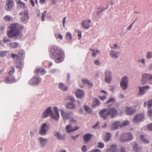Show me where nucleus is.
I'll return each mask as SVG.
<instances>
[{
  "label": "nucleus",
  "mask_w": 152,
  "mask_h": 152,
  "mask_svg": "<svg viewBox=\"0 0 152 152\" xmlns=\"http://www.w3.org/2000/svg\"><path fill=\"white\" fill-rule=\"evenodd\" d=\"M49 54L50 57L54 59L56 63L62 62L65 58L64 52L56 46H53L50 48Z\"/></svg>",
  "instance_id": "f257e3e1"
},
{
  "label": "nucleus",
  "mask_w": 152,
  "mask_h": 152,
  "mask_svg": "<svg viewBox=\"0 0 152 152\" xmlns=\"http://www.w3.org/2000/svg\"><path fill=\"white\" fill-rule=\"evenodd\" d=\"M23 28L22 26L17 23L11 24L9 27L10 30L7 32L8 36L10 38L16 37H20L21 31Z\"/></svg>",
  "instance_id": "f03ea898"
},
{
  "label": "nucleus",
  "mask_w": 152,
  "mask_h": 152,
  "mask_svg": "<svg viewBox=\"0 0 152 152\" xmlns=\"http://www.w3.org/2000/svg\"><path fill=\"white\" fill-rule=\"evenodd\" d=\"M53 110L55 113L56 115L54 114L52 110V108L49 107L47 108L44 112L42 114V116L43 118H46L48 116H50L51 118L57 121L59 118V115L58 108L56 107H53Z\"/></svg>",
  "instance_id": "7ed1b4c3"
},
{
  "label": "nucleus",
  "mask_w": 152,
  "mask_h": 152,
  "mask_svg": "<svg viewBox=\"0 0 152 152\" xmlns=\"http://www.w3.org/2000/svg\"><path fill=\"white\" fill-rule=\"evenodd\" d=\"M60 112L63 119L64 121L67 120H70L71 123H74L75 124H76V120H73L72 118L73 116L72 112H65L62 110H60Z\"/></svg>",
  "instance_id": "20e7f679"
},
{
  "label": "nucleus",
  "mask_w": 152,
  "mask_h": 152,
  "mask_svg": "<svg viewBox=\"0 0 152 152\" xmlns=\"http://www.w3.org/2000/svg\"><path fill=\"white\" fill-rule=\"evenodd\" d=\"M129 121H125L122 124H120L119 121H115L111 125V129L112 130H116L119 127H120L128 125Z\"/></svg>",
  "instance_id": "39448f33"
},
{
  "label": "nucleus",
  "mask_w": 152,
  "mask_h": 152,
  "mask_svg": "<svg viewBox=\"0 0 152 152\" xmlns=\"http://www.w3.org/2000/svg\"><path fill=\"white\" fill-rule=\"evenodd\" d=\"M133 138V136L131 133H126L124 135H121L120 141L121 142H125L131 140Z\"/></svg>",
  "instance_id": "423d86ee"
},
{
  "label": "nucleus",
  "mask_w": 152,
  "mask_h": 152,
  "mask_svg": "<svg viewBox=\"0 0 152 152\" xmlns=\"http://www.w3.org/2000/svg\"><path fill=\"white\" fill-rule=\"evenodd\" d=\"M152 80V74H143L141 80L142 83L145 84L148 81Z\"/></svg>",
  "instance_id": "0eeeda50"
},
{
  "label": "nucleus",
  "mask_w": 152,
  "mask_h": 152,
  "mask_svg": "<svg viewBox=\"0 0 152 152\" xmlns=\"http://www.w3.org/2000/svg\"><path fill=\"white\" fill-rule=\"evenodd\" d=\"M108 110L109 115L112 118L116 117L118 114V110L115 107H112L108 109Z\"/></svg>",
  "instance_id": "6e6552de"
},
{
  "label": "nucleus",
  "mask_w": 152,
  "mask_h": 152,
  "mask_svg": "<svg viewBox=\"0 0 152 152\" xmlns=\"http://www.w3.org/2000/svg\"><path fill=\"white\" fill-rule=\"evenodd\" d=\"M14 5L13 0H7L6 1L5 8L7 11H10L12 9Z\"/></svg>",
  "instance_id": "1a4fd4ad"
},
{
  "label": "nucleus",
  "mask_w": 152,
  "mask_h": 152,
  "mask_svg": "<svg viewBox=\"0 0 152 152\" xmlns=\"http://www.w3.org/2000/svg\"><path fill=\"white\" fill-rule=\"evenodd\" d=\"M20 15H23V16L21 18V20L23 22L25 20H28L29 18L28 12L27 10H25L23 12H21L19 13Z\"/></svg>",
  "instance_id": "9d476101"
},
{
  "label": "nucleus",
  "mask_w": 152,
  "mask_h": 152,
  "mask_svg": "<svg viewBox=\"0 0 152 152\" xmlns=\"http://www.w3.org/2000/svg\"><path fill=\"white\" fill-rule=\"evenodd\" d=\"M128 82V78L127 77H124L122 79L120 83V86L123 90H125L127 87Z\"/></svg>",
  "instance_id": "9b49d317"
},
{
  "label": "nucleus",
  "mask_w": 152,
  "mask_h": 152,
  "mask_svg": "<svg viewBox=\"0 0 152 152\" xmlns=\"http://www.w3.org/2000/svg\"><path fill=\"white\" fill-rule=\"evenodd\" d=\"M144 119V114L143 113L139 114L135 116L133 119L134 123L139 122L142 121Z\"/></svg>",
  "instance_id": "f8f14e48"
},
{
  "label": "nucleus",
  "mask_w": 152,
  "mask_h": 152,
  "mask_svg": "<svg viewBox=\"0 0 152 152\" xmlns=\"http://www.w3.org/2000/svg\"><path fill=\"white\" fill-rule=\"evenodd\" d=\"M100 117L103 118L104 120L106 119L109 114L108 113V110L107 109H103L99 112Z\"/></svg>",
  "instance_id": "ddd939ff"
},
{
  "label": "nucleus",
  "mask_w": 152,
  "mask_h": 152,
  "mask_svg": "<svg viewBox=\"0 0 152 152\" xmlns=\"http://www.w3.org/2000/svg\"><path fill=\"white\" fill-rule=\"evenodd\" d=\"M41 80L38 75L34 76L31 79L29 82L30 85H34L38 84L40 83Z\"/></svg>",
  "instance_id": "4468645a"
},
{
  "label": "nucleus",
  "mask_w": 152,
  "mask_h": 152,
  "mask_svg": "<svg viewBox=\"0 0 152 152\" xmlns=\"http://www.w3.org/2000/svg\"><path fill=\"white\" fill-rule=\"evenodd\" d=\"M105 73H106V76L104 79L105 81L107 83H110L112 79V77L111 75V72L110 71L106 70Z\"/></svg>",
  "instance_id": "2eb2a0df"
},
{
  "label": "nucleus",
  "mask_w": 152,
  "mask_h": 152,
  "mask_svg": "<svg viewBox=\"0 0 152 152\" xmlns=\"http://www.w3.org/2000/svg\"><path fill=\"white\" fill-rule=\"evenodd\" d=\"M74 123H71L70 124L67 125L66 126V130L67 132H70L78 130L79 127L76 126L74 128H73L72 126V124Z\"/></svg>",
  "instance_id": "dca6fc26"
},
{
  "label": "nucleus",
  "mask_w": 152,
  "mask_h": 152,
  "mask_svg": "<svg viewBox=\"0 0 152 152\" xmlns=\"http://www.w3.org/2000/svg\"><path fill=\"white\" fill-rule=\"evenodd\" d=\"M4 81L7 83H11L15 82V78L12 76H9L6 77Z\"/></svg>",
  "instance_id": "f3484780"
},
{
  "label": "nucleus",
  "mask_w": 152,
  "mask_h": 152,
  "mask_svg": "<svg viewBox=\"0 0 152 152\" xmlns=\"http://www.w3.org/2000/svg\"><path fill=\"white\" fill-rule=\"evenodd\" d=\"M91 21L90 20H83L82 23V26L86 29H87L90 27L89 23Z\"/></svg>",
  "instance_id": "a211bd4d"
},
{
  "label": "nucleus",
  "mask_w": 152,
  "mask_h": 152,
  "mask_svg": "<svg viewBox=\"0 0 152 152\" xmlns=\"http://www.w3.org/2000/svg\"><path fill=\"white\" fill-rule=\"evenodd\" d=\"M18 56H19V60H23L25 57V52L22 49H20L18 52Z\"/></svg>",
  "instance_id": "6ab92c4d"
},
{
  "label": "nucleus",
  "mask_w": 152,
  "mask_h": 152,
  "mask_svg": "<svg viewBox=\"0 0 152 152\" xmlns=\"http://www.w3.org/2000/svg\"><path fill=\"white\" fill-rule=\"evenodd\" d=\"M46 128L48 129V127L46 124H43L42 126L39 134L41 135H44L46 133Z\"/></svg>",
  "instance_id": "aec40b11"
},
{
  "label": "nucleus",
  "mask_w": 152,
  "mask_h": 152,
  "mask_svg": "<svg viewBox=\"0 0 152 152\" xmlns=\"http://www.w3.org/2000/svg\"><path fill=\"white\" fill-rule=\"evenodd\" d=\"M20 60H18V61H14V64L16 67L20 69H22L23 67V63L20 61Z\"/></svg>",
  "instance_id": "412c9836"
},
{
  "label": "nucleus",
  "mask_w": 152,
  "mask_h": 152,
  "mask_svg": "<svg viewBox=\"0 0 152 152\" xmlns=\"http://www.w3.org/2000/svg\"><path fill=\"white\" fill-rule=\"evenodd\" d=\"M139 91L138 94L139 95H142L144 94L145 93V89H148L149 88V86L148 85L143 86L142 87H139Z\"/></svg>",
  "instance_id": "4be33fe9"
},
{
  "label": "nucleus",
  "mask_w": 152,
  "mask_h": 152,
  "mask_svg": "<svg viewBox=\"0 0 152 152\" xmlns=\"http://www.w3.org/2000/svg\"><path fill=\"white\" fill-rule=\"evenodd\" d=\"M75 94L77 97L82 98L84 96V92L83 91L78 89L76 91Z\"/></svg>",
  "instance_id": "5701e85b"
},
{
  "label": "nucleus",
  "mask_w": 152,
  "mask_h": 152,
  "mask_svg": "<svg viewBox=\"0 0 152 152\" xmlns=\"http://www.w3.org/2000/svg\"><path fill=\"white\" fill-rule=\"evenodd\" d=\"M16 3L21 9H24L26 7V5L20 0H16Z\"/></svg>",
  "instance_id": "b1692460"
},
{
  "label": "nucleus",
  "mask_w": 152,
  "mask_h": 152,
  "mask_svg": "<svg viewBox=\"0 0 152 152\" xmlns=\"http://www.w3.org/2000/svg\"><path fill=\"white\" fill-rule=\"evenodd\" d=\"M92 137V134L90 133H88L85 134L83 137V140L85 142H88Z\"/></svg>",
  "instance_id": "393cba45"
},
{
  "label": "nucleus",
  "mask_w": 152,
  "mask_h": 152,
  "mask_svg": "<svg viewBox=\"0 0 152 152\" xmlns=\"http://www.w3.org/2000/svg\"><path fill=\"white\" fill-rule=\"evenodd\" d=\"M125 110L126 114L128 115L132 114L135 111V110H133L131 108L127 107H126Z\"/></svg>",
  "instance_id": "a878e982"
},
{
  "label": "nucleus",
  "mask_w": 152,
  "mask_h": 152,
  "mask_svg": "<svg viewBox=\"0 0 152 152\" xmlns=\"http://www.w3.org/2000/svg\"><path fill=\"white\" fill-rule=\"evenodd\" d=\"M7 45L8 47L15 48L18 46L19 44L17 42H11L7 43Z\"/></svg>",
  "instance_id": "bb28decb"
},
{
  "label": "nucleus",
  "mask_w": 152,
  "mask_h": 152,
  "mask_svg": "<svg viewBox=\"0 0 152 152\" xmlns=\"http://www.w3.org/2000/svg\"><path fill=\"white\" fill-rule=\"evenodd\" d=\"M117 146L115 145H112L110 148L106 152H118L117 149Z\"/></svg>",
  "instance_id": "cd10ccee"
},
{
  "label": "nucleus",
  "mask_w": 152,
  "mask_h": 152,
  "mask_svg": "<svg viewBox=\"0 0 152 152\" xmlns=\"http://www.w3.org/2000/svg\"><path fill=\"white\" fill-rule=\"evenodd\" d=\"M58 87L62 91H65L67 90L68 87L64 84L60 83L58 84Z\"/></svg>",
  "instance_id": "c85d7f7f"
},
{
  "label": "nucleus",
  "mask_w": 152,
  "mask_h": 152,
  "mask_svg": "<svg viewBox=\"0 0 152 152\" xmlns=\"http://www.w3.org/2000/svg\"><path fill=\"white\" fill-rule=\"evenodd\" d=\"M100 104V102L99 100L97 98H95L94 99V101L93 102V104L92 105V107L93 108L95 107L96 106Z\"/></svg>",
  "instance_id": "c756f323"
},
{
  "label": "nucleus",
  "mask_w": 152,
  "mask_h": 152,
  "mask_svg": "<svg viewBox=\"0 0 152 152\" xmlns=\"http://www.w3.org/2000/svg\"><path fill=\"white\" fill-rule=\"evenodd\" d=\"M111 136V135L110 133H107L104 137V141L105 142H107L110 139Z\"/></svg>",
  "instance_id": "7c9ffc66"
},
{
  "label": "nucleus",
  "mask_w": 152,
  "mask_h": 152,
  "mask_svg": "<svg viewBox=\"0 0 152 152\" xmlns=\"http://www.w3.org/2000/svg\"><path fill=\"white\" fill-rule=\"evenodd\" d=\"M110 56L112 58H117L118 57V52H114L113 50H111L110 53Z\"/></svg>",
  "instance_id": "2f4dec72"
},
{
  "label": "nucleus",
  "mask_w": 152,
  "mask_h": 152,
  "mask_svg": "<svg viewBox=\"0 0 152 152\" xmlns=\"http://www.w3.org/2000/svg\"><path fill=\"white\" fill-rule=\"evenodd\" d=\"M66 107L68 109H73L75 108V106L73 103L70 102L67 104Z\"/></svg>",
  "instance_id": "473e14b6"
},
{
  "label": "nucleus",
  "mask_w": 152,
  "mask_h": 152,
  "mask_svg": "<svg viewBox=\"0 0 152 152\" xmlns=\"http://www.w3.org/2000/svg\"><path fill=\"white\" fill-rule=\"evenodd\" d=\"M82 82L84 84H86L88 85L90 87L93 86V84L90 82L89 81L85 78H83L81 80Z\"/></svg>",
  "instance_id": "72a5a7b5"
},
{
  "label": "nucleus",
  "mask_w": 152,
  "mask_h": 152,
  "mask_svg": "<svg viewBox=\"0 0 152 152\" xmlns=\"http://www.w3.org/2000/svg\"><path fill=\"white\" fill-rule=\"evenodd\" d=\"M39 140L42 146H44L45 145L46 142L47 141V140L46 139H45L41 137H39Z\"/></svg>",
  "instance_id": "f704fd0d"
},
{
  "label": "nucleus",
  "mask_w": 152,
  "mask_h": 152,
  "mask_svg": "<svg viewBox=\"0 0 152 152\" xmlns=\"http://www.w3.org/2000/svg\"><path fill=\"white\" fill-rule=\"evenodd\" d=\"M90 50L92 52V56L94 57H96L97 54H99V50L96 51L94 49H90Z\"/></svg>",
  "instance_id": "c9c22d12"
},
{
  "label": "nucleus",
  "mask_w": 152,
  "mask_h": 152,
  "mask_svg": "<svg viewBox=\"0 0 152 152\" xmlns=\"http://www.w3.org/2000/svg\"><path fill=\"white\" fill-rule=\"evenodd\" d=\"M55 136L58 139L64 140L65 138V136L64 135H61L59 133L57 132Z\"/></svg>",
  "instance_id": "e433bc0d"
},
{
  "label": "nucleus",
  "mask_w": 152,
  "mask_h": 152,
  "mask_svg": "<svg viewBox=\"0 0 152 152\" xmlns=\"http://www.w3.org/2000/svg\"><path fill=\"white\" fill-rule=\"evenodd\" d=\"M138 145L136 143H135L133 146L134 150L136 152H139L140 149V148L138 147Z\"/></svg>",
  "instance_id": "4c0bfd02"
},
{
  "label": "nucleus",
  "mask_w": 152,
  "mask_h": 152,
  "mask_svg": "<svg viewBox=\"0 0 152 152\" xmlns=\"http://www.w3.org/2000/svg\"><path fill=\"white\" fill-rule=\"evenodd\" d=\"M4 19L5 20H8L9 21H12L13 20V18L9 15H6L4 18Z\"/></svg>",
  "instance_id": "58836bf2"
},
{
  "label": "nucleus",
  "mask_w": 152,
  "mask_h": 152,
  "mask_svg": "<svg viewBox=\"0 0 152 152\" xmlns=\"http://www.w3.org/2000/svg\"><path fill=\"white\" fill-rule=\"evenodd\" d=\"M140 138L141 140L145 143H149V141L148 140H146L145 137V136L143 135H141L140 136Z\"/></svg>",
  "instance_id": "ea45409f"
},
{
  "label": "nucleus",
  "mask_w": 152,
  "mask_h": 152,
  "mask_svg": "<svg viewBox=\"0 0 152 152\" xmlns=\"http://www.w3.org/2000/svg\"><path fill=\"white\" fill-rule=\"evenodd\" d=\"M66 37L67 38L69 39L70 40L72 39V38L71 34L69 32L66 33Z\"/></svg>",
  "instance_id": "a19ab883"
},
{
  "label": "nucleus",
  "mask_w": 152,
  "mask_h": 152,
  "mask_svg": "<svg viewBox=\"0 0 152 152\" xmlns=\"http://www.w3.org/2000/svg\"><path fill=\"white\" fill-rule=\"evenodd\" d=\"M84 110L85 111L89 113H91L92 112V110L91 108H90L87 106H85Z\"/></svg>",
  "instance_id": "79ce46f5"
},
{
  "label": "nucleus",
  "mask_w": 152,
  "mask_h": 152,
  "mask_svg": "<svg viewBox=\"0 0 152 152\" xmlns=\"http://www.w3.org/2000/svg\"><path fill=\"white\" fill-rule=\"evenodd\" d=\"M47 11H45L42 14L41 20L42 21H45V19L46 17V14Z\"/></svg>",
  "instance_id": "37998d69"
},
{
  "label": "nucleus",
  "mask_w": 152,
  "mask_h": 152,
  "mask_svg": "<svg viewBox=\"0 0 152 152\" xmlns=\"http://www.w3.org/2000/svg\"><path fill=\"white\" fill-rule=\"evenodd\" d=\"M11 57L13 58H16L17 60L16 61H18L19 60V56L17 54H12L11 55Z\"/></svg>",
  "instance_id": "c03bdc74"
},
{
  "label": "nucleus",
  "mask_w": 152,
  "mask_h": 152,
  "mask_svg": "<svg viewBox=\"0 0 152 152\" xmlns=\"http://www.w3.org/2000/svg\"><path fill=\"white\" fill-rule=\"evenodd\" d=\"M7 54V52L6 51H0V56L1 57H4Z\"/></svg>",
  "instance_id": "a18cd8bd"
},
{
  "label": "nucleus",
  "mask_w": 152,
  "mask_h": 152,
  "mask_svg": "<svg viewBox=\"0 0 152 152\" xmlns=\"http://www.w3.org/2000/svg\"><path fill=\"white\" fill-rule=\"evenodd\" d=\"M66 99L69 100L72 102L75 101V99L72 96H68L66 97Z\"/></svg>",
  "instance_id": "49530a36"
},
{
  "label": "nucleus",
  "mask_w": 152,
  "mask_h": 152,
  "mask_svg": "<svg viewBox=\"0 0 152 152\" xmlns=\"http://www.w3.org/2000/svg\"><path fill=\"white\" fill-rule=\"evenodd\" d=\"M55 36L56 38L59 39L61 40H62L63 39V37L61 34H56L55 35Z\"/></svg>",
  "instance_id": "de8ad7c7"
},
{
  "label": "nucleus",
  "mask_w": 152,
  "mask_h": 152,
  "mask_svg": "<svg viewBox=\"0 0 152 152\" xmlns=\"http://www.w3.org/2000/svg\"><path fill=\"white\" fill-rule=\"evenodd\" d=\"M147 58L148 59L150 58L151 57H152V52H148L147 55Z\"/></svg>",
  "instance_id": "09e8293b"
},
{
  "label": "nucleus",
  "mask_w": 152,
  "mask_h": 152,
  "mask_svg": "<svg viewBox=\"0 0 152 152\" xmlns=\"http://www.w3.org/2000/svg\"><path fill=\"white\" fill-rule=\"evenodd\" d=\"M15 70L13 67H12L11 70H10L8 72V74L10 75H12L15 72Z\"/></svg>",
  "instance_id": "8fccbe9b"
},
{
  "label": "nucleus",
  "mask_w": 152,
  "mask_h": 152,
  "mask_svg": "<svg viewBox=\"0 0 152 152\" xmlns=\"http://www.w3.org/2000/svg\"><path fill=\"white\" fill-rule=\"evenodd\" d=\"M148 108H149L152 107V100H149L148 101Z\"/></svg>",
  "instance_id": "3c124183"
},
{
  "label": "nucleus",
  "mask_w": 152,
  "mask_h": 152,
  "mask_svg": "<svg viewBox=\"0 0 152 152\" xmlns=\"http://www.w3.org/2000/svg\"><path fill=\"white\" fill-rule=\"evenodd\" d=\"M98 147L100 148H102L104 146V144L102 142H99L98 143Z\"/></svg>",
  "instance_id": "603ef678"
},
{
  "label": "nucleus",
  "mask_w": 152,
  "mask_h": 152,
  "mask_svg": "<svg viewBox=\"0 0 152 152\" xmlns=\"http://www.w3.org/2000/svg\"><path fill=\"white\" fill-rule=\"evenodd\" d=\"M40 69H42V68H38L36 69L35 71V72H34L36 74H37L41 72V70H40Z\"/></svg>",
  "instance_id": "864d4df0"
},
{
  "label": "nucleus",
  "mask_w": 152,
  "mask_h": 152,
  "mask_svg": "<svg viewBox=\"0 0 152 152\" xmlns=\"http://www.w3.org/2000/svg\"><path fill=\"white\" fill-rule=\"evenodd\" d=\"M147 129L149 130L152 131V123L148 125Z\"/></svg>",
  "instance_id": "5fc2aeb1"
},
{
  "label": "nucleus",
  "mask_w": 152,
  "mask_h": 152,
  "mask_svg": "<svg viewBox=\"0 0 152 152\" xmlns=\"http://www.w3.org/2000/svg\"><path fill=\"white\" fill-rule=\"evenodd\" d=\"M82 150L83 152H86L87 150L86 146L85 145H83L82 148Z\"/></svg>",
  "instance_id": "6e6d98bb"
},
{
  "label": "nucleus",
  "mask_w": 152,
  "mask_h": 152,
  "mask_svg": "<svg viewBox=\"0 0 152 152\" xmlns=\"http://www.w3.org/2000/svg\"><path fill=\"white\" fill-rule=\"evenodd\" d=\"M114 99L113 98H111L107 100V101L106 102V103H108L111 102H114Z\"/></svg>",
  "instance_id": "4d7b16f0"
},
{
  "label": "nucleus",
  "mask_w": 152,
  "mask_h": 152,
  "mask_svg": "<svg viewBox=\"0 0 152 152\" xmlns=\"http://www.w3.org/2000/svg\"><path fill=\"white\" fill-rule=\"evenodd\" d=\"M99 99L102 101H103L106 99V97L104 96H99Z\"/></svg>",
  "instance_id": "13d9d810"
},
{
  "label": "nucleus",
  "mask_w": 152,
  "mask_h": 152,
  "mask_svg": "<svg viewBox=\"0 0 152 152\" xmlns=\"http://www.w3.org/2000/svg\"><path fill=\"white\" fill-rule=\"evenodd\" d=\"M94 64L95 65H99L100 64V63L99 61L98 60H96L94 61Z\"/></svg>",
  "instance_id": "bf43d9fd"
},
{
  "label": "nucleus",
  "mask_w": 152,
  "mask_h": 152,
  "mask_svg": "<svg viewBox=\"0 0 152 152\" xmlns=\"http://www.w3.org/2000/svg\"><path fill=\"white\" fill-rule=\"evenodd\" d=\"M40 70H41V73H42V75H44L46 72V70L45 69H40Z\"/></svg>",
  "instance_id": "052dcab7"
},
{
  "label": "nucleus",
  "mask_w": 152,
  "mask_h": 152,
  "mask_svg": "<svg viewBox=\"0 0 152 152\" xmlns=\"http://www.w3.org/2000/svg\"><path fill=\"white\" fill-rule=\"evenodd\" d=\"M66 17H65L64 18L63 20V26L64 27H65V20L66 19Z\"/></svg>",
  "instance_id": "680f3d73"
},
{
  "label": "nucleus",
  "mask_w": 152,
  "mask_h": 152,
  "mask_svg": "<svg viewBox=\"0 0 152 152\" xmlns=\"http://www.w3.org/2000/svg\"><path fill=\"white\" fill-rule=\"evenodd\" d=\"M148 114L150 116H152V110H149L148 112Z\"/></svg>",
  "instance_id": "e2e57ef3"
},
{
  "label": "nucleus",
  "mask_w": 152,
  "mask_h": 152,
  "mask_svg": "<svg viewBox=\"0 0 152 152\" xmlns=\"http://www.w3.org/2000/svg\"><path fill=\"white\" fill-rule=\"evenodd\" d=\"M3 41L4 42L6 43L8 42H10V40L9 39L7 38H5L3 39Z\"/></svg>",
  "instance_id": "0e129e2a"
},
{
  "label": "nucleus",
  "mask_w": 152,
  "mask_h": 152,
  "mask_svg": "<svg viewBox=\"0 0 152 152\" xmlns=\"http://www.w3.org/2000/svg\"><path fill=\"white\" fill-rule=\"evenodd\" d=\"M99 122H98L92 128H94V129H96L98 126H99Z\"/></svg>",
  "instance_id": "69168bd1"
},
{
  "label": "nucleus",
  "mask_w": 152,
  "mask_h": 152,
  "mask_svg": "<svg viewBox=\"0 0 152 152\" xmlns=\"http://www.w3.org/2000/svg\"><path fill=\"white\" fill-rule=\"evenodd\" d=\"M138 62H141L143 64H144L145 63V60L144 59H141L139 60Z\"/></svg>",
  "instance_id": "338daca9"
},
{
  "label": "nucleus",
  "mask_w": 152,
  "mask_h": 152,
  "mask_svg": "<svg viewBox=\"0 0 152 152\" xmlns=\"http://www.w3.org/2000/svg\"><path fill=\"white\" fill-rule=\"evenodd\" d=\"M90 152H100V150L98 149H95L94 150L91 151Z\"/></svg>",
  "instance_id": "774afa93"
}]
</instances>
